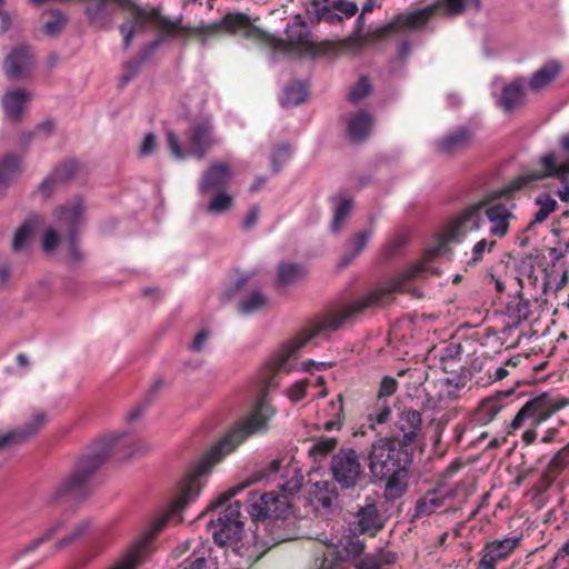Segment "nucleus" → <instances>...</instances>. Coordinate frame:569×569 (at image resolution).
I'll use <instances>...</instances> for the list:
<instances>
[{"mask_svg":"<svg viewBox=\"0 0 569 569\" xmlns=\"http://www.w3.org/2000/svg\"><path fill=\"white\" fill-rule=\"evenodd\" d=\"M211 338V331L208 328H202L193 338L190 350L192 352H201Z\"/></svg>","mask_w":569,"mask_h":569,"instance_id":"052dcab7","label":"nucleus"},{"mask_svg":"<svg viewBox=\"0 0 569 569\" xmlns=\"http://www.w3.org/2000/svg\"><path fill=\"white\" fill-rule=\"evenodd\" d=\"M331 3L336 11L345 14L347 18H351L358 12V6L356 2L347 0H335Z\"/></svg>","mask_w":569,"mask_h":569,"instance_id":"0e129e2a","label":"nucleus"},{"mask_svg":"<svg viewBox=\"0 0 569 569\" xmlns=\"http://www.w3.org/2000/svg\"><path fill=\"white\" fill-rule=\"evenodd\" d=\"M69 519H70V516L68 513L59 516L57 519H54L48 526L46 533H57L59 531H67V530H69L70 533H86L88 531L102 532L106 530V528L103 526L98 525L92 519L80 520L77 525H74L73 527H70Z\"/></svg>","mask_w":569,"mask_h":569,"instance_id":"a878e982","label":"nucleus"},{"mask_svg":"<svg viewBox=\"0 0 569 569\" xmlns=\"http://www.w3.org/2000/svg\"><path fill=\"white\" fill-rule=\"evenodd\" d=\"M186 150L182 149L178 136L167 131V142L174 158L182 160L187 156L203 159L207 153L219 143L216 137L214 126L211 117H202L192 121L186 133Z\"/></svg>","mask_w":569,"mask_h":569,"instance_id":"39448f33","label":"nucleus"},{"mask_svg":"<svg viewBox=\"0 0 569 569\" xmlns=\"http://www.w3.org/2000/svg\"><path fill=\"white\" fill-rule=\"evenodd\" d=\"M383 306H386V300H356L339 309L327 312L310 321L297 337L272 356L266 367V371L268 375L270 373V377L264 378V390L261 391L253 412L246 421L231 429L190 465L178 485L177 496L166 508L159 509L148 517L146 529L142 533H158L180 523L182 521V511L200 495L204 486L203 478L211 473L213 467L249 436L267 429L268 421L276 412L267 399V389L277 386L274 376L278 371L290 370L287 369L286 365L296 352L315 337L338 331L343 326L353 323L366 310Z\"/></svg>","mask_w":569,"mask_h":569,"instance_id":"f257e3e1","label":"nucleus"},{"mask_svg":"<svg viewBox=\"0 0 569 569\" xmlns=\"http://www.w3.org/2000/svg\"><path fill=\"white\" fill-rule=\"evenodd\" d=\"M372 118L367 111H358L353 114L347 124V132L351 140L360 141L365 139L371 129Z\"/></svg>","mask_w":569,"mask_h":569,"instance_id":"c85d7f7f","label":"nucleus"},{"mask_svg":"<svg viewBox=\"0 0 569 569\" xmlns=\"http://www.w3.org/2000/svg\"><path fill=\"white\" fill-rule=\"evenodd\" d=\"M251 482H243L241 485L234 486L230 488L229 490L220 493L217 499L212 500L207 509L200 515V517L207 516L210 511L216 510L219 507H222L224 503H227L231 498L237 496L239 492H241L243 489L249 487Z\"/></svg>","mask_w":569,"mask_h":569,"instance_id":"37998d69","label":"nucleus"},{"mask_svg":"<svg viewBox=\"0 0 569 569\" xmlns=\"http://www.w3.org/2000/svg\"><path fill=\"white\" fill-rule=\"evenodd\" d=\"M475 7L479 9L480 0H472ZM465 9V0H442L432 6L415 10L409 13H400L392 21L377 28L372 36L376 39H383L391 33L401 30H419L422 28L437 11L442 10L449 14H459Z\"/></svg>","mask_w":569,"mask_h":569,"instance_id":"423d86ee","label":"nucleus"},{"mask_svg":"<svg viewBox=\"0 0 569 569\" xmlns=\"http://www.w3.org/2000/svg\"><path fill=\"white\" fill-rule=\"evenodd\" d=\"M47 421V415L43 411H37L33 413L31 420L22 427L24 435L28 439H31L36 436L39 430L44 426Z\"/></svg>","mask_w":569,"mask_h":569,"instance_id":"6e6d98bb","label":"nucleus"},{"mask_svg":"<svg viewBox=\"0 0 569 569\" xmlns=\"http://www.w3.org/2000/svg\"><path fill=\"white\" fill-rule=\"evenodd\" d=\"M59 242L60 237L54 229L49 228L44 231L42 237V248L47 253L54 251Z\"/></svg>","mask_w":569,"mask_h":569,"instance_id":"bf43d9fd","label":"nucleus"},{"mask_svg":"<svg viewBox=\"0 0 569 569\" xmlns=\"http://www.w3.org/2000/svg\"><path fill=\"white\" fill-rule=\"evenodd\" d=\"M307 276L306 268L300 263L282 262L278 267L277 283L281 287L298 284Z\"/></svg>","mask_w":569,"mask_h":569,"instance_id":"c756f323","label":"nucleus"},{"mask_svg":"<svg viewBox=\"0 0 569 569\" xmlns=\"http://www.w3.org/2000/svg\"><path fill=\"white\" fill-rule=\"evenodd\" d=\"M371 91V83L367 77H362L359 81L351 88L348 100L356 104L365 97H367Z\"/></svg>","mask_w":569,"mask_h":569,"instance_id":"603ef678","label":"nucleus"},{"mask_svg":"<svg viewBox=\"0 0 569 569\" xmlns=\"http://www.w3.org/2000/svg\"><path fill=\"white\" fill-rule=\"evenodd\" d=\"M353 209V199L352 198H342L339 199L336 203L333 219L331 222V231L333 233H338L341 231L347 220L349 219Z\"/></svg>","mask_w":569,"mask_h":569,"instance_id":"c9c22d12","label":"nucleus"},{"mask_svg":"<svg viewBox=\"0 0 569 569\" xmlns=\"http://www.w3.org/2000/svg\"><path fill=\"white\" fill-rule=\"evenodd\" d=\"M473 142V133L463 127L457 128L436 141L438 153L453 156L468 149Z\"/></svg>","mask_w":569,"mask_h":569,"instance_id":"5701e85b","label":"nucleus"},{"mask_svg":"<svg viewBox=\"0 0 569 569\" xmlns=\"http://www.w3.org/2000/svg\"><path fill=\"white\" fill-rule=\"evenodd\" d=\"M31 99L32 93L22 88L7 91L2 96L1 103L9 121L13 123L20 122L23 117V111Z\"/></svg>","mask_w":569,"mask_h":569,"instance_id":"b1692460","label":"nucleus"},{"mask_svg":"<svg viewBox=\"0 0 569 569\" xmlns=\"http://www.w3.org/2000/svg\"><path fill=\"white\" fill-rule=\"evenodd\" d=\"M247 511L253 523L284 520L291 513V501L286 495L274 491L264 492L257 497L256 492L249 493Z\"/></svg>","mask_w":569,"mask_h":569,"instance_id":"1a4fd4ad","label":"nucleus"},{"mask_svg":"<svg viewBox=\"0 0 569 569\" xmlns=\"http://www.w3.org/2000/svg\"><path fill=\"white\" fill-rule=\"evenodd\" d=\"M307 86L301 81L290 82L283 91L281 104L283 107H295L306 101Z\"/></svg>","mask_w":569,"mask_h":569,"instance_id":"f704fd0d","label":"nucleus"},{"mask_svg":"<svg viewBox=\"0 0 569 569\" xmlns=\"http://www.w3.org/2000/svg\"><path fill=\"white\" fill-rule=\"evenodd\" d=\"M244 517L241 515V503L234 501L219 512L217 520L208 521V529L212 533H241L244 529Z\"/></svg>","mask_w":569,"mask_h":569,"instance_id":"412c9836","label":"nucleus"},{"mask_svg":"<svg viewBox=\"0 0 569 569\" xmlns=\"http://www.w3.org/2000/svg\"><path fill=\"white\" fill-rule=\"evenodd\" d=\"M560 66L556 61L547 62L532 74L529 88L535 92L541 91L558 76Z\"/></svg>","mask_w":569,"mask_h":569,"instance_id":"2f4dec72","label":"nucleus"},{"mask_svg":"<svg viewBox=\"0 0 569 569\" xmlns=\"http://www.w3.org/2000/svg\"><path fill=\"white\" fill-rule=\"evenodd\" d=\"M523 102L525 89L520 81H512L502 88L499 104L506 112H511L520 108Z\"/></svg>","mask_w":569,"mask_h":569,"instance_id":"cd10ccee","label":"nucleus"},{"mask_svg":"<svg viewBox=\"0 0 569 569\" xmlns=\"http://www.w3.org/2000/svg\"><path fill=\"white\" fill-rule=\"evenodd\" d=\"M232 179L231 167L223 161L212 162L202 173L198 189L201 194L226 190Z\"/></svg>","mask_w":569,"mask_h":569,"instance_id":"6ab92c4d","label":"nucleus"},{"mask_svg":"<svg viewBox=\"0 0 569 569\" xmlns=\"http://www.w3.org/2000/svg\"><path fill=\"white\" fill-rule=\"evenodd\" d=\"M23 172L21 157L10 153L0 159V177L6 180L10 187L14 180Z\"/></svg>","mask_w":569,"mask_h":569,"instance_id":"473e14b6","label":"nucleus"},{"mask_svg":"<svg viewBox=\"0 0 569 569\" xmlns=\"http://www.w3.org/2000/svg\"><path fill=\"white\" fill-rule=\"evenodd\" d=\"M207 206V212L211 214H223L232 209L233 198L226 190L213 191Z\"/></svg>","mask_w":569,"mask_h":569,"instance_id":"4c0bfd02","label":"nucleus"},{"mask_svg":"<svg viewBox=\"0 0 569 569\" xmlns=\"http://www.w3.org/2000/svg\"><path fill=\"white\" fill-rule=\"evenodd\" d=\"M61 183L56 180L52 173H50L48 177H46L40 184L38 186V191L44 197L49 198L52 196V193L56 191L58 187H60Z\"/></svg>","mask_w":569,"mask_h":569,"instance_id":"680f3d73","label":"nucleus"},{"mask_svg":"<svg viewBox=\"0 0 569 569\" xmlns=\"http://www.w3.org/2000/svg\"><path fill=\"white\" fill-rule=\"evenodd\" d=\"M373 217H371V224L369 228L362 230V231H359L357 233H355L353 236H351L348 241H347V246L349 248L350 251L346 252L341 260H340V263L339 266L341 268H345L347 267L348 264L351 263V261L362 252V250L366 248V246L368 244L369 240L371 239L372 234H373Z\"/></svg>","mask_w":569,"mask_h":569,"instance_id":"bb28decb","label":"nucleus"},{"mask_svg":"<svg viewBox=\"0 0 569 569\" xmlns=\"http://www.w3.org/2000/svg\"><path fill=\"white\" fill-rule=\"evenodd\" d=\"M497 246L496 240H488L486 238L479 240L475 243L471 250V260L468 261V264H477L483 259L485 252H491Z\"/></svg>","mask_w":569,"mask_h":569,"instance_id":"3c124183","label":"nucleus"},{"mask_svg":"<svg viewBox=\"0 0 569 569\" xmlns=\"http://www.w3.org/2000/svg\"><path fill=\"white\" fill-rule=\"evenodd\" d=\"M29 439L24 435L22 428L10 430L6 433L0 435V450L9 446H19L27 442Z\"/></svg>","mask_w":569,"mask_h":569,"instance_id":"864d4df0","label":"nucleus"},{"mask_svg":"<svg viewBox=\"0 0 569 569\" xmlns=\"http://www.w3.org/2000/svg\"><path fill=\"white\" fill-rule=\"evenodd\" d=\"M307 386H308V380H300V381L293 383L288 389V392H287L290 400L293 402H298L301 399H303L306 396Z\"/></svg>","mask_w":569,"mask_h":569,"instance_id":"69168bd1","label":"nucleus"},{"mask_svg":"<svg viewBox=\"0 0 569 569\" xmlns=\"http://www.w3.org/2000/svg\"><path fill=\"white\" fill-rule=\"evenodd\" d=\"M67 257L66 261L70 268H78L84 261V254L80 250L77 241V236H70L67 240Z\"/></svg>","mask_w":569,"mask_h":569,"instance_id":"a18cd8bd","label":"nucleus"},{"mask_svg":"<svg viewBox=\"0 0 569 569\" xmlns=\"http://www.w3.org/2000/svg\"><path fill=\"white\" fill-rule=\"evenodd\" d=\"M47 20L44 21V32L49 36H56L61 32L66 26V18L59 10H53L44 14Z\"/></svg>","mask_w":569,"mask_h":569,"instance_id":"c03bdc74","label":"nucleus"},{"mask_svg":"<svg viewBox=\"0 0 569 569\" xmlns=\"http://www.w3.org/2000/svg\"><path fill=\"white\" fill-rule=\"evenodd\" d=\"M541 169L531 170L519 176V178L511 184V189L532 188L537 182L555 177L562 183L569 180V160L562 163H557L552 153H547L539 159Z\"/></svg>","mask_w":569,"mask_h":569,"instance_id":"9b49d317","label":"nucleus"},{"mask_svg":"<svg viewBox=\"0 0 569 569\" xmlns=\"http://www.w3.org/2000/svg\"><path fill=\"white\" fill-rule=\"evenodd\" d=\"M519 178L516 177L505 188L482 197L483 216L490 223L489 234L495 238H503L510 230V223L515 219L516 203L511 199H502L519 189H511V184Z\"/></svg>","mask_w":569,"mask_h":569,"instance_id":"0eeeda50","label":"nucleus"},{"mask_svg":"<svg viewBox=\"0 0 569 569\" xmlns=\"http://www.w3.org/2000/svg\"><path fill=\"white\" fill-rule=\"evenodd\" d=\"M445 495L438 490L429 491L419 498L415 506L413 517H426L437 512L445 506Z\"/></svg>","mask_w":569,"mask_h":569,"instance_id":"7c9ffc66","label":"nucleus"},{"mask_svg":"<svg viewBox=\"0 0 569 569\" xmlns=\"http://www.w3.org/2000/svg\"><path fill=\"white\" fill-rule=\"evenodd\" d=\"M289 158V147L288 146H279L274 153L272 154V169L276 173H278L282 164L288 160Z\"/></svg>","mask_w":569,"mask_h":569,"instance_id":"e2e57ef3","label":"nucleus"},{"mask_svg":"<svg viewBox=\"0 0 569 569\" xmlns=\"http://www.w3.org/2000/svg\"><path fill=\"white\" fill-rule=\"evenodd\" d=\"M336 438H320L315 442V445L310 449V453L315 456V458L326 457L328 453L335 450L337 447Z\"/></svg>","mask_w":569,"mask_h":569,"instance_id":"5fc2aeb1","label":"nucleus"},{"mask_svg":"<svg viewBox=\"0 0 569 569\" xmlns=\"http://www.w3.org/2000/svg\"><path fill=\"white\" fill-rule=\"evenodd\" d=\"M120 7L130 11L132 14L131 23H123L120 26V32L123 36L124 49L129 48L136 30L146 29L148 22H154L160 29L167 32H171L176 28V24L171 20L160 14L158 8L146 10L134 4L131 0L128 7Z\"/></svg>","mask_w":569,"mask_h":569,"instance_id":"9d476101","label":"nucleus"},{"mask_svg":"<svg viewBox=\"0 0 569 569\" xmlns=\"http://www.w3.org/2000/svg\"><path fill=\"white\" fill-rule=\"evenodd\" d=\"M342 20L341 14L332 8V3L330 6H323L320 11L312 10L310 12L309 21L311 23H318L320 21H326L328 23L335 24Z\"/></svg>","mask_w":569,"mask_h":569,"instance_id":"09e8293b","label":"nucleus"},{"mask_svg":"<svg viewBox=\"0 0 569 569\" xmlns=\"http://www.w3.org/2000/svg\"><path fill=\"white\" fill-rule=\"evenodd\" d=\"M34 57L27 46L13 48L3 61V71L10 80H24L31 77Z\"/></svg>","mask_w":569,"mask_h":569,"instance_id":"2eb2a0df","label":"nucleus"},{"mask_svg":"<svg viewBox=\"0 0 569 569\" xmlns=\"http://www.w3.org/2000/svg\"><path fill=\"white\" fill-rule=\"evenodd\" d=\"M327 417L329 419L325 422L326 430L331 431L333 429H340L345 419L343 397L341 393L337 396L336 400L329 403Z\"/></svg>","mask_w":569,"mask_h":569,"instance_id":"58836bf2","label":"nucleus"},{"mask_svg":"<svg viewBox=\"0 0 569 569\" xmlns=\"http://www.w3.org/2000/svg\"><path fill=\"white\" fill-rule=\"evenodd\" d=\"M398 388V381L389 376H386L379 387L378 400L381 401L383 398L390 397L396 392Z\"/></svg>","mask_w":569,"mask_h":569,"instance_id":"13d9d810","label":"nucleus"},{"mask_svg":"<svg viewBox=\"0 0 569 569\" xmlns=\"http://www.w3.org/2000/svg\"><path fill=\"white\" fill-rule=\"evenodd\" d=\"M359 536H331L330 540H321L326 546V555L336 560L347 561L363 552L365 545Z\"/></svg>","mask_w":569,"mask_h":569,"instance_id":"aec40b11","label":"nucleus"},{"mask_svg":"<svg viewBox=\"0 0 569 569\" xmlns=\"http://www.w3.org/2000/svg\"><path fill=\"white\" fill-rule=\"evenodd\" d=\"M351 522V533H377L385 528L386 517L373 503H368L355 513Z\"/></svg>","mask_w":569,"mask_h":569,"instance_id":"4be33fe9","label":"nucleus"},{"mask_svg":"<svg viewBox=\"0 0 569 569\" xmlns=\"http://www.w3.org/2000/svg\"><path fill=\"white\" fill-rule=\"evenodd\" d=\"M421 425L420 412L412 408H405L398 415L392 436L389 440L400 447L412 449L421 431Z\"/></svg>","mask_w":569,"mask_h":569,"instance_id":"ddd939ff","label":"nucleus"},{"mask_svg":"<svg viewBox=\"0 0 569 569\" xmlns=\"http://www.w3.org/2000/svg\"><path fill=\"white\" fill-rule=\"evenodd\" d=\"M268 298L261 290H253L243 296L238 303V311L242 315H251L264 308Z\"/></svg>","mask_w":569,"mask_h":569,"instance_id":"72a5a7b5","label":"nucleus"},{"mask_svg":"<svg viewBox=\"0 0 569 569\" xmlns=\"http://www.w3.org/2000/svg\"><path fill=\"white\" fill-rule=\"evenodd\" d=\"M396 553L382 552L363 558L357 566V569H382L383 565L393 563L396 561Z\"/></svg>","mask_w":569,"mask_h":569,"instance_id":"79ce46f5","label":"nucleus"},{"mask_svg":"<svg viewBox=\"0 0 569 569\" xmlns=\"http://www.w3.org/2000/svg\"><path fill=\"white\" fill-rule=\"evenodd\" d=\"M535 408L533 403H530L528 400L516 413L513 419L510 421V423L507 426L508 433H512L513 431L520 429L526 421L532 422V409Z\"/></svg>","mask_w":569,"mask_h":569,"instance_id":"de8ad7c7","label":"nucleus"},{"mask_svg":"<svg viewBox=\"0 0 569 569\" xmlns=\"http://www.w3.org/2000/svg\"><path fill=\"white\" fill-rule=\"evenodd\" d=\"M512 393V390L497 392L496 395L483 399L477 410L476 420L479 423L487 425L503 409V401Z\"/></svg>","mask_w":569,"mask_h":569,"instance_id":"393cba45","label":"nucleus"},{"mask_svg":"<svg viewBox=\"0 0 569 569\" xmlns=\"http://www.w3.org/2000/svg\"><path fill=\"white\" fill-rule=\"evenodd\" d=\"M84 200L76 196L54 210L57 221L60 228L66 229L68 237L77 236L80 226L84 220L86 212Z\"/></svg>","mask_w":569,"mask_h":569,"instance_id":"f3484780","label":"nucleus"},{"mask_svg":"<svg viewBox=\"0 0 569 569\" xmlns=\"http://www.w3.org/2000/svg\"><path fill=\"white\" fill-rule=\"evenodd\" d=\"M535 405L532 409V422L522 433L521 439L526 446L532 445L537 439V427L547 421L552 415L560 410L565 403L553 402L548 393H541L529 400Z\"/></svg>","mask_w":569,"mask_h":569,"instance_id":"4468645a","label":"nucleus"},{"mask_svg":"<svg viewBox=\"0 0 569 569\" xmlns=\"http://www.w3.org/2000/svg\"><path fill=\"white\" fill-rule=\"evenodd\" d=\"M521 537H507L487 542L477 569H496L497 563L506 560L518 547Z\"/></svg>","mask_w":569,"mask_h":569,"instance_id":"a211bd4d","label":"nucleus"},{"mask_svg":"<svg viewBox=\"0 0 569 569\" xmlns=\"http://www.w3.org/2000/svg\"><path fill=\"white\" fill-rule=\"evenodd\" d=\"M78 170V163L76 160H66L58 164L53 170L52 174L56 178L57 181H59L61 184L70 181L76 172Z\"/></svg>","mask_w":569,"mask_h":569,"instance_id":"49530a36","label":"nucleus"},{"mask_svg":"<svg viewBox=\"0 0 569 569\" xmlns=\"http://www.w3.org/2000/svg\"><path fill=\"white\" fill-rule=\"evenodd\" d=\"M221 23L224 24V32L229 34H240L263 44L267 39H270L269 33L253 26L250 17L244 12H229L221 18Z\"/></svg>","mask_w":569,"mask_h":569,"instance_id":"dca6fc26","label":"nucleus"},{"mask_svg":"<svg viewBox=\"0 0 569 569\" xmlns=\"http://www.w3.org/2000/svg\"><path fill=\"white\" fill-rule=\"evenodd\" d=\"M412 460V449L400 447L388 438L371 445L368 467L376 479L386 481V495L399 498L406 491V477Z\"/></svg>","mask_w":569,"mask_h":569,"instance_id":"7ed1b4c3","label":"nucleus"},{"mask_svg":"<svg viewBox=\"0 0 569 569\" xmlns=\"http://www.w3.org/2000/svg\"><path fill=\"white\" fill-rule=\"evenodd\" d=\"M120 435H110L94 441L76 461L69 476L56 486L48 496L50 503L67 499H82L90 492V481L96 471L116 448Z\"/></svg>","mask_w":569,"mask_h":569,"instance_id":"f03ea898","label":"nucleus"},{"mask_svg":"<svg viewBox=\"0 0 569 569\" xmlns=\"http://www.w3.org/2000/svg\"><path fill=\"white\" fill-rule=\"evenodd\" d=\"M569 466V442L559 449L548 462L546 470L556 476L560 473Z\"/></svg>","mask_w":569,"mask_h":569,"instance_id":"a19ab883","label":"nucleus"},{"mask_svg":"<svg viewBox=\"0 0 569 569\" xmlns=\"http://www.w3.org/2000/svg\"><path fill=\"white\" fill-rule=\"evenodd\" d=\"M148 59L147 54H143L140 60L128 61L124 64V73L121 77L120 86L127 84L139 71L142 63Z\"/></svg>","mask_w":569,"mask_h":569,"instance_id":"4d7b16f0","label":"nucleus"},{"mask_svg":"<svg viewBox=\"0 0 569 569\" xmlns=\"http://www.w3.org/2000/svg\"><path fill=\"white\" fill-rule=\"evenodd\" d=\"M482 198L473 203L468 204L461 210L449 223L445 241H460L468 232L477 231L485 223L483 219V204Z\"/></svg>","mask_w":569,"mask_h":569,"instance_id":"f8f14e48","label":"nucleus"},{"mask_svg":"<svg viewBox=\"0 0 569 569\" xmlns=\"http://www.w3.org/2000/svg\"><path fill=\"white\" fill-rule=\"evenodd\" d=\"M535 203L539 207V209L533 214V219L529 222L527 230L530 229L533 224L542 223L546 221L550 213H552L557 208V201L548 193L538 196L535 200Z\"/></svg>","mask_w":569,"mask_h":569,"instance_id":"e433bc0d","label":"nucleus"},{"mask_svg":"<svg viewBox=\"0 0 569 569\" xmlns=\"http://www.w3.org/2000/svg\"><path fill=\"white\" fill-rule=\"evenodd\" d=\"M303 477L301 475H295L290 480L281 485V493L286 495L288 498L290 495L298 492L301 488Z\"/></svg>","mask_w":569,"mask_h":569,"instance_id":"774afa93","label":"nucleus"},{"mask_svg":"<svg viewBox=\"0 0 569 569\" xmlns=\"http://www.w3.org/2000/svg\"><path fill=\"white\" fill-rule=\"evenodd\" d=\"M32 231H33V224L31 221H26L16 231L13 240H12L13 251H21L22 249H24L28 246Z\"/></svg>","mask_w":569,"mask_h":569,"instance_id":"8fccbe9b","label":"nucleus"},{"mask_svg":"<svg viewBox=\"0 0 569 569\" xmlns=\"http://www.w3.org/2000/svg\"><path fill=\"white\" fill-rule=\"evenodd\" d=\"M330 471L335 482L345 490L357 488L366 479L360 456L351 447H342L332 456Z\"/></svg>","mask_w":569,"mask_h":569,"instance_id":"6e6552de","label":"nucleus"},{"mask_svg":"<svg viewBox=\"0 0 569 569\" xmlns=\"http://www.w3.org/2000/svg\"><path fill=\"white\" fill-rule=\"evenodd\" d=\"M366 24V20L363 14L361 13L356 21V31L353 34L347 37L341 41H337L338 51L342 48H353L356 50H360L365 44V37L361 34Z\"/></svg>","mask_w":569,"mask_h":569,"instance_id":"ea45409f","label":"nucleus"},{"mask_svg":"<svg viewBox=\"0 0 569 569\" xmlns=\"http://www.w3.org/2000/svg\"><path fill=\"white\" fill-rule=\"evenodd\" d=\"M157 149V137L153 133H148L139 148L140 157L151 156Z\"/></svg>","mask_w":569,"mask_h":569,"instance_id":"338daca9","label":"nucleus"},{"mask_svg":"<svg viewBox=\"0 0 569 569\" xmlns=\"http://www.w3.org/2000/svg\"><path fill=\"white\" fill-rule=\"evenodd\" d=\"M286 39L269 33L266 44L281 52H296L300 57L318 58L338 52L336 41L325 40L315 42L311 32L301 14H296L292 22L286 27Z\"/></svg>","mask_w":569,"mask_h":569,"instance_id":"20e7f679","label":"nucleus"}]
</instances>
